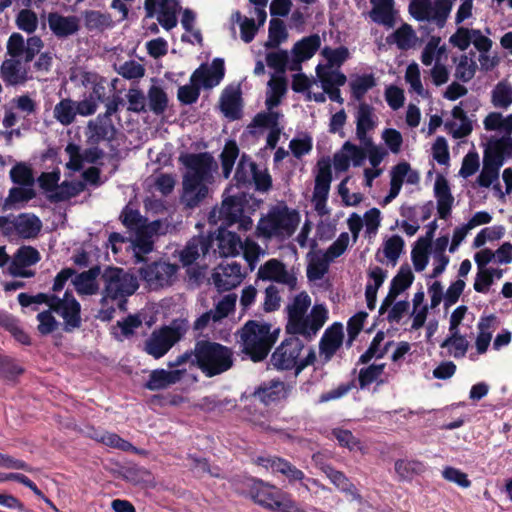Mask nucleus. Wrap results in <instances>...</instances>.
Listing matches in <instances>:
<instances>
[{
    "label": "nucleus",
    "mask_w": 512,
    "mask_h": 512,
    "mask_svg": "<svg viewBox=\"0 0 512 512\" xmlns=\"http://www.w3.org/2000/svg\"><path fill=\"white\" fill-rule=\"evenodd\" d=\"M180 162L186 168L181 202L188 208H195L208 197L218 164L208 153L185 154L180 157Z\"/></svg>",
    "instance_id": "obj_1"
},
{
    "label": "nucleus",
    "mask_w": 512,
    "mask_h": 512,
    "mask_svg": "<svg viewBox=\"0 0 512 512\" xmlns=\"http://www.w3.org/2000/svg\"><path fill=\"white\" fill-rule=\"evenodd\" d=\"M288 322L287 332L300 335L307 340L313 339L328 320V309L323 304L311 307V297L300 292L292 298L286 307Z\"/></svg>",
    "instance_id": "obj_2"
},
{
    "label": "nucleus",
    "mask_w": 512,
    "mask_h": 512,
    "mask_svg": "<svg viewBox=\"0 0 512 512\" xmlns=\"http://www.w3.org/2000/svg\"><path fill=\"white\" fill-rule=\"evenodd\" d=\"M188 361L196 364L205 376L213 377L228 371L233 366L234 353L231 348L220 343L201 340L195 344L191 353L177 357L170 366H180Z\"/></svg>",
    "instance_id": "obj_3"
},
{
    "label": "nucleus",
    "mask_w": 512,
    "mask_h": 512,
    "mask_svg": "<svg viewBox=\"0 0 512 512\" xmlns=\"http://www.w3.org/2000/svg\"><path fill=\"white\" fill-rule=\"evenodd\" d=\"M121 219L124 226L133 233L131 247L138 262L153 250L154 236L165 234L169 228V225L162 220L147 222V219L130 205L122 211Z\"/></svg>",
    "instance_id": "obj_4"
},
{
    "label": "nucleus",
    "mask_w": 512,
    "mask_h": 512,
    "mask_svg": "<svg viewBox=\"0 0 512 512\" xmlns=\"http://www.w3.org/2000/svg\"><path fill=\"white\" fill-rule=\"evenodd\" d=\"M301 215L284 202L272 205L258 221L256 234L260 238L277 241L289 239L297 230Z\"/></svg>",
    "instance_id": "obj_5"
},
{
    "label": "nucleus",
    "mask_w": 512,
    "mask_h": 512,
    "mask_svg": "<svg viewBox=\"0 0 512 512\" xmlns=\"http://www.w3.org/2000/svg\"><path fill=\"white\" fill-rule=\"evenodd\" d=\"M242 351L254 362L261 361L270 352L278 338V330L265 322L248 321L238 332Z\"/></svg>",
    "instance_id": "obj_6"
},
{
    "label": "nucleus",
    "mask_w": 512,
    "mask_h": 512,
    "mask_svg": "<svg viewBox=\"0 0 512 512\" xmlns=\"http://www.w3.org/2000/svg\"><path fill=\"white\" fill-rule=\"evenodd\" d=\"M103 283L102 305L109 302H118L119 308H124L127 297L131 296L138 289L137 278L122 268H107L101 276Z\"/></svg>",
    "instance_id": "obj_7"
},
{
    "label": "nucleus",
    "mask_w": 512,
    "mask_h": 512,
    "mask_svg": "<svg viewBox=\"0 0 512 512\" xmlns=\"http://www.w3.org/2000/svg\"><path fill=\"white\" fill-rule=\"evenodd\" d=\"M249 494L259 505L279 512H304L289 494L262 480H249Z\"/></svg>",
    "instance_id": "obj_8"
},
{
    "label": "nucleus",
    "mask_w": 512,
    "mask_h": 512,
    "mask_svg": "<svg viewBox=\"0 0 512 512\" xmlns=\"http://www.w3.org/2000/svg\"><path fill=\"white\" fill-rule=\"evenodd\" d=\"M303 350L302 341L297 337H290L284 340L273 352L271 363L277 369L289 370L295 368L296 373H299L315 360V354L311 350H307L306 357L302 358Z\"/></svg>",
    "instance_id": "obj_9"
},
{
    "label": "nucleus",
    "mask_w": 512,
    "mask_h": 512,
    "mask_svg": "<svg viewBox=\"0 0 512 512\" xmlns=\"http://www.w3.org/2000/svg\"><path fill=\"white\" fill-rule=\"evenodd\" d=\"M41 228V220L31 213L0 216V232L11 240L35 238Z\"/></svg>",
    "instance_id": "obj_10"
},
{
    "label": "nucleus",
    "mask_w": 512,
    "mask_h": 512,
    "mask_svg": "<svg viewBox=\"0 0 512 512\" xmlns=\"http://www.w3.org/2000/svg\"><path fill=\"white\" fill-rule=\"evenodd\" d=\"M50 310L63 319L66 331H72L81 324V306L71 291H65L62 296L52 294Z\"/></svg>",
    "instance_id": "obj_11"
},
{
    "label": "nucleus",
    "mask_w": 512,
    "mask_h": 512,
    "mask_svg": "<svg viewBox=\"0 0 512 512\" xmlns=\"http://www.w3.org/2000/svg\"><path fill=\"white\" fill-rule=\"evenodd\" d=\"M186 332L182 325L164 327L154 331L145 343V351L158 359L163 357Z\"/></svg>",
    "instance_id": "obj_12"
},
{
    "label": "nucleus",
    "mask_w": 512,
    "mask_h": 512,
    "mask_svg": "<svg viewBox=\"0 0 512 512\" xmlns=\"http://www.w3.org/2000/svg\"><path fill=\"white\" fill-rule=\"evenodd\" d=\"M179 267L165 261L154 262L140 269V275L150 289L171 286L178 276Z\"/></svg>",
    "instance_id": "obj_13"
},
{
    "label": "nucleus",
    "mask_w": 512,
    "mask_h": 512,
    "mask_svg": "<svg viewBox=\"0 0 512 512\" xmlns=\"http://www.w3.org/2000/svg\"><path fill=\"white\" fill-rule=\"evenodd\" d=\"M7 55L30 63L43 48V41L38 36L29 37L27 40L20 33H12L7 41Z\"/></svg>",
    "instance_id": "obj_14"
},
{
    "label": "nucleus",
    "mask_w": 512,
    "mask_h": 512,
    "mask_svg": "<svg viewBox=\"0 0 512 512\" xmlns=\"http://www.w3.org/2000/svg\"><path fill=\"white\" fill-rule=\"evenodd\" d=\"M258 277L262 280L276 282L285 285L289 290L297 288V273L294 268H288L277 259H270L258 270Z\"/></svg>",
    "instance_id": "obj_15"
},
{
    "label": "nucleus",
    "mask_w": 512,
    "mask_h": 512,
    "mask_svg": "<svg viewBox=\"0 0 512 512\" xmlns=\"http://www.w3.org/2000/svg\"><path fill=\"white\" fill-rule=\"evenodd\" d=\"M410 13L420 21H432L442 27L450 13V6L445 3L433 5L430 0H412Z\"/></svg>",
    "instance_id": "obj_16"
},
{
    "label": "nucleus",
    "mask_w": 512,
    "mask_h": 512,
    "mask_svg": "<svg viewBox=\"0 0 512 512\" xmlns=\"http://www.w3.org/2000/svg\"><path fill=\"white\" fill-rule=\"evenodd\" d=\"M180 5L175 0H146L145 9L148 17L157 15L158 22L170 30L177 25V13Z\"/></svg>",
    "instance_id": "obj_17"
},
{
    "label": "nucleus",
    "mask_w": 512,
    "mask_h": 512,
    "mask_svg": "<svg viewBox=\"0 0 512 512\" xmlns=\"http://www.w3.org/2000/svg\"><path fill=\"white\" fill-rule=\"evenodd\" d=\"M356 137L362 144H368L371 139L369 134L373 132L378 124L379 117L375 108L366 102H361L356 107L355 113Z\"/></svg>",
    "instance_id": "obj_18"
},
{
    "label": "nucleus",
    "mask_w": 512,
    "mask_h": 512,
    "mask_svg": "<svg viewBox=\"0 0 512 512\" xmlns=\"http://www.w3.org/2000/svg\"><path fill=\"white\" fill-rule=\"evenodd\" d=\"M41 259L40 253L32 246H22L13 255L9 265V272L13 276L29 278L34 276L31 266L38 263Z\"/></svg>",
    "instance_id": "obj_19"
},
{
    "label": "nucleus",
    "mask_w": 512,
    "mask_h": 512,
    "mask_svg": "<svg viewBox=\"0 0 512 512\" xmlns=\"http://www.w3.org/2000/svg\"><path fill=\"white\" fill-rule=\"evenodd\" d=\"M390 190L384 198V204L390 203L400 193L404 182L415 185L419 182V173L411 168L407 162H401L394 166L390 172Z\"/></svg>",
    "instance_id": "obj_20"
},
{
    "label": "nucleus",
    "mask_w": 512,
    "mask_h": 512,
    "mask_svg": "<svg viewBox=\"0 0 512 512\" xmlns=\"http://www.w3.org/2000/svg\"><path fill=\"white\" fill-rule=\"evenodd\" d=\"M243 278L241 265L237 262L220 264L212 274V281L219 291H228L237 287Z\"/></svg>",
    "instance_id": "obj_21"
},
{
    "label": "nucleus",
    "mask_w": 512,
    "mask_h": 512,
    "mask_svg": "<svg viewBox=\"0 0 512 512\" xmlns=\"http://www.w3.org/2000/svg\"><path fill=\"white\" fill-rule=\"evenodd\" d=\"M331 181L332 174L330 166L328 164L319 165L318 172L315 178L312 203L314 205L315 210L320 215H325L328 213L326 202L330 191Z\"/></svg>",
    "instance_id": "obj_22"
},
{
    "label": "nucleus",
    "mask_w": 512,
    "mask_h": 512,
    "mask_svg": "<svg viewBox=\"0 0 512 512\" xmlns=\"http://www.w3.org/2000/svg\"><path fill=\"white\" fill-rule=\"evenodd\" d=\"M255 463L272 473L282 474L290 483L305 480L303 471L283 458L275 456H259L255 459Z\"/></svg>",
    "instance_id": "obj_23"
},
{
    "label": "nucleus",
    "mask_w": 512,
    "mask_h": 512,
    "mask_svg": "<svg viewBox=\"0 0 512 512\" xmlns=\"http://www.w3.org/2000/svg\"><path fill=\"white\" fill-rule=\"evenodd\" d=\"M280 114L275 111L259 113L255 116L253 122L248 126L250 133L256 135L261 132L262 129L269 130L267 135V146L271 149L275 148L280 134V128L278 121Z\"/></svg>",
    "instance_id": "obj_24"
},
{
    "label": "nucleus",
    "mask_w": 512,
    "mask_h": 512,
    "mask_svg": "<svg viewBox=\"0 0 512 512\" xmlns=\"http://www.w3.org/2000/svg\"><path fill=\"white\" fill-rule=\"evenodd\" d=\"M224 61L216 58L210 65H201L191 76L196 86L210 89L217 86L224 77Z\"/></svg>",
    "instance_id": "obj_25"
},
{
    "label": "nucleus",
    "mask_w": 512,
    "mask_h": 512,
    "mask_svg": "<svg viewBox=\"0 0 512 512\" xmlns=\"http://www.w3.org/2000/svg\"><path fill=\"white\" fill-rule=\"evenodd\" d=\"M321 45L319 35L314 34L296 42L291 50L290 70L299 71L301 64L314 56Z\"/></svg>",
    "instance_id": "obj_26"
},
{
    "label": "nucleus",
    "mask_w": 512,
    "mask_h": 512,
    "mask_svg": "<svg viewBox=\"0 0 512 512\" xmlns=\"http://www.w3.org/2000/svg\"><path fill=\"white\" fill-rule=\"evenodd\" d=\"M316 75L321 83L322 90L326 92L330 100L343 103L338 87L345 84L346 76L340 71H332L323 67H316Z\"/></svg>",
    "instance_id": "obj_27"
},
{
    "label": "nucleus",
    "mask_w": 512,
    "mask_h": 512,
    "mask_svg": "<svg viewBox=\"0 0 512 512\" xmlns=\"http://www.w3.org/2000/svg\"><path fill=\"white\" fill-rule=\"evenodd\" d=\"M1 77L9 85L23 84L28 80L29 63L19 59H5L1 65Z\"/></svg>",
    "instance_id": "obj_28"
},
{
    "label": "nucleus",
    "mask_w": 512,
    "mask_h": 512,
    "mask_svg": "<svg viewBox=\"0 0 512 512\" xmlns=\"http://www.w3.org/2000/svg\"><path fill=\"white\" fill-rule=\"evenodd\" d=\"M434 195L437 200V212L441 219H446L452 210L454 197L446 178L438 175L434 183Z\"/></svg>",
    "instance_id": "obj_29"
},
{
    "label": "nucleus",
    "mask_w": 512,
    "mask_h": 512,
    "mask_svg": "<svg viewBox=\"0 0 512 512\" xmlns=\"http://www.w3.org/2000/svg\"><path fill=\"white\" fill-rule=\"evenodd\" d=\"M65 152L69 156V161L66 165L74 171L82 169L85 163H94L100 157V151L97 148L82 151L74 143H69L65 148Z\"/></svg>",
    "instance_id": "obj_30"
},
{
    "label": "nucleus",
    "mask_w": 512,
    "mask_h": 512,
    "mask_svg": "<svg viewBox=\"0 0 512 512\" xmlns=\"http://www.w3.org/2000/svg\"><path fill=\"white\" fill-rule=\"evenodd\" d=\"M216 243L220 256H236L241 252L242 241L239 236L231 231L220 229L211 244Z\"/></svg>",
    "instance_id": "obj_31"
},
{
    "label": "nucleus",
    "mask_w": 512,
    "mask_h": 512,
    "mask_svg": "<svg viewBox=\"0 0 512 512\" xmlns=\"http://www.w3.org/2000/svg\"><path fill=\"white\" fill-rule=\"evenodd\" d=\"M48 24L51 31L57 37L73 35L79 29V19L74 15L63 16L59 13H50L48 15Z\"/></svg>",
    "instance_id": "obj_32"
},
{
    "label": "nucleus",
    "mask_w": 512,
    "mask_h": 512,
    "mask_svg": "<svg viewBox=\"0 0 512 512\" xmlns=\"http://www.w3.org/2000/svg\"><path fill=\"white\" fill-rule=\"evenodd\" d=\"M220 216L225 218L229 223L239 222V228L248 231L253 226V221L248 216L241 215L239 203L234 197L223 200L220 208Z\"/></svg>",
    "instance_id": "obj_33"
},
{
    "label": "nucleus",
    "mask_w": 512,
    "mask_h": 512,
    "mask_svg": "<svg viewBox=\"0 0 512 512\" xmlns=\"http://www.w3.org/2000/svg\"><path fill=\"white\" fill-rule=\"evenodd\" d=\"M484 155L503 165L506 158L512 157V135L491 136Z\"/></svg>",
    "instance_id": "obj_34"
},
{
    "label": "nucleus",
    "mask_w": 512,
    "mask_h": 512,
    "mask_svg": "<svg viewBox=\"0 0 512 512\" xmlns=\"http://www.w3.org/2000/svg\"><path fill=\"white\" fill-rule=\"evenodd\" d=\"M211 248V237L192 238L184 249L180 251V260L183 265H190L201 255H205Z\"/></svg>",
    "instance_id": "obj_35"
},
{
    "label": "nucleus",
    "mask_w": 512,
    "mask_h": 512,
    "mask_svg": "<svg viewBox=\"0 0 512 512\" xmlns=\"http://www.w3.org/2000/svg\"><path fill=\"white\" fill-rule=\"evenodd\" d=\"M343 342V327L341 324H333L326 329L320 341V353L326 359H330L340 348Z\"/></svg>",
    "instance_id": "obj_36"
},
{
    "label": "nucleus",
    "mask_w": 512,
    "mask_h": 512,
    "mask_svg": "<svg viewBox=\"0 0 512 512\" xmlns=\"http://www.w3.org/2000/svg\"><path fill=\"white\" fill-rule=\"evenodd\" d=\"M404 240L399 235H393L386 239L377 252L378 261L395 266L403 252Z\"/></svg>",
    "instance_id": "obj_37"
},
{
    "label": "nucleus",
    "mask_w": 512,
    "mask_h": 512,
    "mask_svg": "<svg viewBox=\"0 0 512 512\" xmlns=\"http://www.w3.org/2000/svg\"><path fill=\"white\" fill-rule=\"evenodd\" d=\"M185 371L176 370H154L149 377L146 387L150 390L164 389L172 384L177 383L183 377Z\"/></svg>",
    "instance_id": "obj_38"
},
{
    "label": "nucleus",
    "mask_w": 512,
    "mask_h": 512,
    "mask_svg": "<svg viewBox=\"0 0 512 512\" xmlns=\"http://www.w3.org/2000/svg\"><path fill=\"white\" fill-rule=\"evenodd\" d=\"M486 131L496 132L497 136L512 135V114L504 116L499 112H490L483 120Z\"/></svg>",
    "instance_id": "obj_39"
},
{
    "label": "nucleus",
    "mask_w": 512,
    "mask_h": 512,
    "mask_svg": "<svg viewBox=\"0 0 512 512\" xmlns=\"http://www.w3.org/2000/svg\"><path fill=\"white\" fill-rule=\"evenodd\" d=\"M386 278L387 272L380 267L376 266L369 270L368 282L365 289V297L367 306L370 310L375 308L377 291Z\"/></svg>",
    "instance_id": "obj_40"
},
{
    "label": "nucleus",
    "mask_w": 512,
    "mask_h": 512,
    "mask_svg": "<svg viewBox=\"0 0 512 512\" xmlns=\"http://www.w3.org/2000/svg\"><path fill=\"white\" fill-rule=\"evenodd\" d=\"M478 334L475 340V347L478 354L487 352L495 331V319L492 316L481 318L478 325Z\"/></svg>",
    "instance_id": "obj_41"
},
{
    "label": "nucleus",
    "mask_w": 512,
    "mask_h": 512,
    "mask_svg": "<svg viewBox=\"0 0 512 512\" xmlns=\"http://www.w3.org/2000/svg\"><path fill=\"white\" fill-rule=\"evenodd\" d=\"M414 275L410 268L402 267L398 274L394 277L388 296L382 304V308L390 306L395 297L406 290L413 283Z\"/></svg>",
    "instance_id": "obj_42"
},
{
    "label": "nucleus",
    "mask_w": 512,
    "mask_h": 512,
    "mask_svg": "<svg viewBox=\"0 0 512 512\" xmlns=\"http://www.w3.org/2000/svg\"><path fill=\"white\" fill-rule=\"evenodd\" d=\"M221 111L230 119H236L240 114V93L236 87H227L220 100Z\"/></svg>",
    "instance_id": "obj_43"
},
{
    "label": "nucleus",
    "mask_w": 512,
    "mask_h": 512,
    "mask_svg": "<svg viewBox=\"0 0 512 512\" xmlns=\"http://www.w3.org/2000/svg\"><path fill=\"white\" fill-rule=\"evenodd\" d=\"M443 58H446V46L441 44L440 37L432 36L422 50L421 62L430 66L433 62H441Z\"/></svg>",
    "instance_id": "obj_44"
},
{
    "label": "nucleus",
    "mask_w": 512,
    "mask_h": 512,
    "mask_svg": "<svg viewBox=\"0 0 512 512\" xmlns=\"http://www.w3.org/2000/svg\"><path fill=\"white\" fill-rule=\"evenodd\" d=\"M285 395V385L281 381H271L260 386L254 393V397L260 402L269 405Z\"/></svg>",
    "instance_id": "obj_45"
},
{
    "label": "nucleus",
    "mask_w": 512,
    "mask_h": 512,
    "mask_svg": "<svg viewBox=\"0 0 512 512\" xmlns=\"http://www.w3.org/2000/svg\"><path fill=\"white\" fill-rule=\"evenodd\" d=\"M114 133V128L106 116H98L88 124V137L92 142L109 139Z\"/></svg>",
    "instance_id": "obj_46"
},
{
    "label": "nucleus",
    "mask_w": 512,
    "mask_h": 512,
    "mask_svg": "<svg viewBox=\"0 0 512 512\" xmlns=\"http://www.w3.org/2000/svg\"><path fill=\"white\" fill-rule=\"evenodd\" d=\"M442 348L447 350V353L454 358H462L465 356L469 341L460 331H449V336L443 341Z\"/></svg>",
    "instance_id": "obj_47"
},
{
    "label": "nucleus",
    "mask_w": 512,
    "mask_h": 512,
    "mask_svg": "<svg viewBox=\"0 0 512 512\" xmlns=\"http://www.w3.org/2000/svg\"><path fill=\"white\" fill-rule=\"evenodd\" d=\"M321 55L327 61L326 64H318L317 67L328 68L332 71H339V67L349 58V50L346 47L330 48L324 47Z\"/></svg>",
    "instance_id": "obj_48"
},
{
    "label": "nucleus",
    "mask_w": 512,
    "mask_h": 512,
    "mask_svg": "<svg viewBox=\"0 0 512 512\" xmlns=\"http://www.w3.org/2000/svg\"><path fill=\"white\" fill-rule=\"evenodd\" d=\"M405 81L409 86V93L416 94L421 98H428L429 92L424 88L421 79V72L417 63H411L405 71Z\"/></svg>",
    "instance_id": "obj_49"
},
{
    "label": "nucleus",
    "mask_w": 512,
    "mask_h": 512,
    "mask_svg": "<svg viewBox=\"0 0 512 512\" xmlns=\"http://www.w3.org/2000/svg\"><path fill=\"white\" fill-rule=\"evenodd\" d=\"M330 262L332 261L324 253H314L309 259L307 277L313 281L322 279L329 269Z\"/></svg>",
    "instance_id": "obj_50"
},
{
    "label": "nucleus",
    "mask_w": 512,
    "mask_h": 512,
    "mask_svg": "<svg viewBox=\"0 0 512 512\" xmlns=\"http://www.w3.org/2000/svg\"><path fill=\"white\" fill-rule=\"evenodd\" d=\"M501 166L500 161H495L489 158L488 155H484L483 167L477 179L479 186L489 187L494 181L498 180Z\"/></svg>",
    "instance_id": "obj_51"
},
{
    "label": "nucleus",
    "mask_w": 512,
    "mask_h": 512,
    "mask_svg": "<svg viewBox=\"0 0 512 512\" xmlns=\"http://www.w3.org/2000/svg\"><path fill=\"white\" fill-rule=\"evenodd\" d=\"M455 77L462 82H469L477 71V63L472 56L466 54L454 59Z\"/></svg>",
    "instance_id": "obj_52"
},
{
    "label": "nucleus",
    "mask_w": 512,
    "mask_h": 512,
    "mask_svg": "<svg viewBox=\"0 0 512 512\" xmlns=\"http://www.w3.org/2000/svg\"><path fill=\"white\" fill-rule=\"evenodd\" d=\"M373 9L370 13L373 21L391 25L393 21V0H371Z\"/></svg>",
    "instance_id": "obj_53"
},
{
    "label": "nucleus",
    "mask_w": 512,
    "mask_h": 512,
    "mask_svg": "<svg viewBox=\"0 0 512 512\" xmlns=\"http://www.w3.org/2000/svg\"><path fill=\"white\" fill-rule=\"evenodd\" d=\"M390 345V341H385L384 332H377L367 351L361 355L360 361L367 363L372 358H382L387 353Z\"/></svg>",
    "instance_id": "obj_54"
},
{
    "label": "nucleus",
    "mask_w": 512,
    "mask_h": 512,
    "mask_svg": "<svg viewBox=\"0 0 512 512\" xmlns=\"http://www.w3.org/2000/svg\"><path fill=\"white\" fill-rule=\"evenodd\" d=\"M288 39V31L282 20L271 19L268 29V40L265 42L266 48H276Z\"/></svg>",
    "instance_id": "obj_55"
},
{
    "label": "nucleus",
    "mask_w": 512,
    "mask_h": 512,
    "mask_svg": "<svg viewBox=\"0 0 512 512\" xmlns=\"http://www.w3.org/2000/svg\"><path fill=\"white\" fill-rule=\"evenodd\" d=\"M97 274L98 271L89 270L76 276L73 280L76 291L81 295L95 294L98 290V285L96 283Z\"/></svg>",
    "instance_id": "obj_56"
},
{
    "label": "nucleus",
    "mask_w": 512,
    "mask_h": 512,
    "mask_svg": "<svg viewBox=\"0 0 512 512\" xmlns=\"http://www.w3.org/2000/svg\"><path fill=\"white\" fill-rule=\"evenodd\" d=\"M285 91L286 83L282 77L274 76L270 79L266 98L268 112L273 111L272 109L279 104Z\"/></svg>",
    "instance_id": "obj_57"
},
{
    "label": "nucleus",
    "mask_w": 512,
    "mask_h": 512,
    "mask_svg": "<svg viewBox=\"0 0 512 512\" xmlns=\"http://www.w3.org/2000/svg\"><path fill=\"white\" fill-rule=\"evenodd\" d=\"M76 115L75 101L71 99H62L53 110L54 118L64 126L72 124Z\"/></svg>",
    "instance_id": "obj_58"
},
{
    "label": "nucleus",
    "mask_w": 512,
    "mask_h": 512,
    "mask_svg": "<svg viewBox=\"0 0 512 512\" xmlns=\"http://www.w3.org/2000/svg\"><path fill=\"white\" fill-rule=\"evenodd\" d=\"M391 37L393 42L401 50L414 48L418 42V38L414 30L408 24H403L401 27H399Z\"/></svg>",
    "instance_id": "obj_59"
},
{
    "label": "nucleus",
    "mask_w": 512,
    "mask_h": 512,
    "mask_svg": "<svg viewBox=\"0 0 512 512\" xmlns=\"http://www.w3.org/2000/svg\"><path fill=\"white\" fill-rule=\"evenodd\" d=\"M491 101L494 107L507 109L512 105V87L500 82L492 90Z\"/></svg>",
    "instance_id": "obj_60"
},
{
    "label": "nucleus",
    "mask_w": 512,
    "mask_h": 512,
    "mask_svg": "<svg viewBox=\"0 0 512 512\" xmlns=\"http://www.w3.org/2000/svg\"><path fill=\"white\" fill-rule=\"evenodd\" d=\"M321 470L338 489L350 492L354 498L358 497L354 492V486L342 472L335 470L331 466H321Z\"/></svg>",
    "instance_id": "obj_61"
},
{
    "label": "nucleus",
    "mask_w": 512,
    "mask_h": 512,
    "mask_svg": "<svg viewBox=\"0 0 512 512\" xmlns=\"http://www.w3.org/2000/svg\"><path fill=\"white\" fill-rule=\"evenodd\" d=\"M350 88L355 99L361 100L364 95L375 86L372 75H357L350 80Z\"/></svg>",
    "instance_id": "obj_62"
},
{
    "label": "nucleus",
    "mask_w": 512,
    "mask_h": 512,
    "mask_svg": "<svg viewBox=\"0 0 512 512\" xmlns=\"http://www.w3.org/2000/svg\"><path fill=\"white\" fill-rule=\"evenodd\" d=\"M291 57L286 50L271 51L266 54V63L268 67L277 73H284L286 69L290 70Z\"/></svg>",
    "instance_id": "obj_63"
},
{
    "label": "nucleus",
    "mask_w": 512,
    "mask_h": 512,
    "mask_svg": "<svg viewBox=\"0 0 512 512\" xmlns=\"http://www.w3.org/2000/svg\"><path fill=\"white\" fill-rule=\"evenodd\" d=\"M148 102L151 111L155 114H161L167 107L168 98L161 87L153 85L148 91Z\"/></svg>",
    "instance_id": "obj_64"
}]
</instances>
